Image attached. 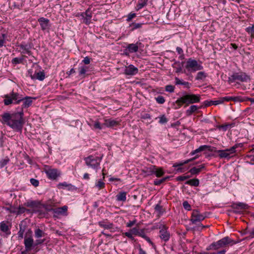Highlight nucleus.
I'll return each instance as SVG.
<instances>
[{"label":"nucleus","instance_id":"nucleus-1","mask_svg":"<svg viewBox=\"0 0 254 254\" xmlns=\"http://www.w3.org/2000/svg\"><path fill=\"white\" fill-rule=\"evenodd\" d=\"M23 116L22 110L12 114L6 112L1 115L0 121L2 124L6 125L14 131L21 132L24 124Z\"/></svg>","mask_w":254,"mask_h":254},{"label":"nucleus","instance_id":"nucleus-2","mask_svg":"<svg viewBox=\"0 0 254 254\" xmlns=\"http://www.w3.org/2000/svg\"><path fill=\"white\" fill-rule=\"evenodd\" d=\"M199 95L196 94H184L182 97L179 98L176 101V104L181 107L183 104L189 105L190 104L198 103L200 101Z\"/></svg>","mask_w":254,"mask_h":254},{"label":"nucleus","instance_id":"nucleus-3","mask_svg":"<svg viewBox=\"0 0 254 254\" xmlns=\"http://www.w3.org/2000/svg\"><path fill=\"white\" fill-rule=\"evenodd\" d=\"M3 102L5 105H9L12 103L19 104L23 100V97L18 93L12 91L10 94L5 95Z\"/></svg>","mask_w":254,"mask_h":254},{"label":"nucleus","instance_id":"nucleus-4","mask_svg":"<svg viewBox=\"0 0 254 254\" xmlns=\"http://www.w3.org/2000/svg\"><path fill=\"white\" fill-rule=\"evenodd\" d=\"M250 80L251 78L249 75L245 72L240 71L233 73L232 75L229 77L228 81L230 83H231L237 80L243 82H248Z\"/></svg>","mask_w":254,"mask_h":254},{"label":"nucleus","instance_id":"nucleus-5","mask_svg":"<svg viewBox=\"0 0 254 254\" xmlns=\"http://www.w3.org/2000/svg\"><path fill=\"white\" fill-rule=\"evenodd\" d=\"M103 155L101 157H94L90 155L84 158L85 163L87 166L92 168L93 169H97L100 166V162L102 160Z\"/></svg>","mask_w":254,"mask_h":254},{"label":"nucleus","instance_id":"nucleus-6","mask_svg":"<svg viewBox=\"0 0 254 254\" xmlns=\"http://www.w3.org/2000/svg\"><path fill=\"white\" fill-rule=\"evenodd\" d=\"M186 67L188 71L191 72H195L197 70H201L203 68V66L199 64L196 60H192L191 58L188 60Z\"/></svg>","mask_w":254,"mask_h":254},{"label":"nucleus","instance_id":"nucleus-7","mask_svg":"<svg viewBox=\"0 0 254 254\" xmlns=\"http://www.w3.org/2000/svg\"><path fill=\"white\" fill-rule=\"evenodd\" d=\"M207 217L205 213L201 214L196 209L193 210L192 212L190 221L193 224H197L200 223Z\"/></svg>","mask_w":254,"mask_h":254},{"label":"nucleus","instance_id":"nucleus-8","mask_svg":"<svg viewBox=\"0 0 254 254\" xmlns=\"http://www.w3.org/2000/svg\"><path fill=\"white\" fill-rule=\"evenodd\" d=\"M28 75L33 80L38 79L40 81H43L45 78L44 71H33V69H29L28 70Z\"/></svg>","mask_w":254,"mask_h":254},{"label":"nucleus","instance_id":"nucleus-9","mask_svg":"<svg viewBox=\"0 0 254 254\" xmlns=\"http://www.w3.org/2000/svg\"><path fill=\"white\" fill-rule=\"evenodd\" d=\"M237 147V145H235L230 149L218 150L217 152L219 153V156L221 158H230L231 155L236 152V149Z\"/></svg>","mask_w":254,"mask_h":254},{"label":"nucleus","instance_id":"nucleus-10","mask_svg":"<svg viewBox=\"0 0 254 254\" xmlns=\"http://www.w3.org/2000/svg\"><path fill=\"white\" fill-rule=\"evenodd\" d=\"M234 242L233 240H231L229 237H225L219 240V241L214 242L216 250L224 248L225 246L232 243Z\"/></svg>","mask_w":254,"mask_h":254},{"label":"nucleus","instance_id":"nucleus-11","mask_svg":"<svg viewBox=\"0 0 254 254\" xmlns=\"http://www.w3.org/2000/svg\"><path fill=\"white\" fill-rule=\"evenodd\" d=\"M159 237L164 242H167L169 241L170 238V233L167 230V228L163 225H161L159 227Z\"/></svg>","mask_w":254,"mask_h":254},{"label":"nucleus","instance_id":"nucleus-12","mask_svg":"<svg viewBox=\"0 0 254 254\" xmlns=\"http://www.w3.org/2000/svg\"><path fill=\"white\" fill-rule=\"evenodd\" d=\"M68 207L66 205H64L61 207L54 208L53 210V217L54 218H58L59 216H67Z\"/></svg>","mask_w":254,"mask_h":254},{"label":"nucleus","instance_id":"nucleus-13","mask_svg":"<svg viewBox=\"0 0 254 254\" xmlns=\"http://www.w3.org/2000/svg\"><path fill=\"white\" fill-rule=\"evenodd\" d=\"M48 178L51 180H56L60 175V172L56 169H49L45 171Z\"/></svg>","mask_w":254,"mask_h":254},{"label":"nucleus","instance_id":"nucleus-14","mask_svg":"<svg viewBox=\"0 0 254 254\" xmlns=\"http://www.w3.org/2000/svg\"><path fill=\"white\" fill-rule=\"evenodd\" d=\"M18 47L21 50V52L22 54H27L29 56L32 55L31 50L32 48V46L31 44L21 43L18 46Z\"/></svg>","mask_w":254,"mask_h":254},{"label":"nucleus","instance_id":"nucleus-15","mask_svg":"<svg viewBox=\"0 0 254 254\" xmlns=\"http://www.w3.org/2000/svg\"><path fill=\"white\" fill-rule=\"evenodd\" d=\"M80 15L82 17L83 22L86 24H89L91 22V18L92 17L90 8H88L85 12H82Z\"/></svg>","mask_w":254,"mask_h":254},{"label":"nucleus","instance_id":"nucleus-16","mask_svg":"<svg viewBox=\"0 0 254 254\" xmlns=\"http://www.w3.org/2000/svg\"><path fill=\"white\" fill-rule=\"evenodd\" d=\"M138 71V68L132 64H130L126 66L125 69L124 73L128 75H133L136 74Z\"/></svg>","mask_w":254,"mask_h":254},{"label":"nucleus","instance_id":"nucleus-17","mask_svg":"<svg viewBox=\"0 0 254 254\" xmlns=\"http://www.w3.org/2000/svg\"><path fill=\"white\" fill-rule=\"evenodd\" d=\"M198 156H199V155L197 154L195 157H194L192 159H190L187 160L183 162L175 163L173 164V167H175V168L178 167L179 168H177V171L178 172H183V168H181V167L183 165H184V164H188V163L191 162V161H192L194 159L197 158Z\"/></svg>","mask_w":254,"mask_h":254},{"label":"nucleus","instance_id":"nucleus-18","mask_svg":"<svg viewBox=\"0 0 254 254\" xmlns=\"http://www.w3.org/2000/svg\"><path fill=\"white\" fill-rule=\"evenodd\" d=\"M205 150H208L209 151H213L211 146L204 145H201V146H199L196 149L193 150V151H191L190 152V155H193L196 154L201 151H205Z\"/></svg>","mask_w":254,"mask_h":254},{"label":"nucleus","instance_id":"nucleus-19","mask_svg":"<svg viewBox=\"0 0 254 254\" xmlns=\"http://www.w3.org/2000/svg\"><path fill=\"white\" fill-rule=\"evenodd\" d=\"M24 244L26 251H30L32 250V247L34 244V241L31 237L25 238Z\"/></svg>","mask_w":254,"mask_h":254},{"label":"nucleus","instance_id":"nucleus-20","mask_svg":"<svg viewBox=\"0 0 254 254\" xmlns=\"http://www.w3.org/2000/svg\"><path fill=\"white\" fill-rule=\"evenodd\" d=\"M38 21L40 23L41 29L43 30H45L49 28V20L44 18L41 17L38 19Z\"/></svg>","mask_w":254,"mask_h":254},{"label":"nucleus","instance_id":"nucleus-21","mask_svg":"<svg viewBox=\"0 0 254 254\" xmlns=\"http://www.w3.org/2000/svg\"><path fill=\"white\" fill-rule=\"evenodd\" d=\"M26 205L34 208L36 211H39V209L41 208L42 204L35 201H31L27 202Z\"/></svg>","mask_w":254,"mask_h":254},{"label":"nucleus","instance_id":"nucleus-22","mask_svg":"<svg viewBox=\"0 0 254 254\" xmlns=\"http://www.w3.org/2000/svg\"><path fill=\"white\" fill-rule=\"evenodd\" d=\"M175 83L176 85H182L184 87L187 89H189L191 86V83L189 82L185 81L182 79H179L178 77L175 78Z\"/></svg>","mask_w":254,"mask_h":254},{"label":"nucleus","instance_id":"nucleus-23","mask_svg":"<svg viewBox=\"0 0 254 254\" xmlns=\"http://www.w3.org/2000/svg\"><path fill=\"white\" fill-rule=\"evenodd\" d=\"M104 127H114L118 124V122L111 119H105L104 123H103Z\"/></svg>","mask_w":254,"mask_h":254},{"label":"nucleus","instance_id":"nucleus-24","mask_svg":"<svg viewBox=\"0 0 254 254\" xmlns=\"http://www.w3.org/2000/svg\"><path fill=\"white\" fill-rule=\"evenodd\" d=\"M26 226L24 224L23 221H21L19 224V230L18 232V238L19 239L23 238L24 233L26 230Z\"/></svg>","mask_w":254,"mask_h":254},{"label":"nucleus","instance_id":"nucleus-25","mask_svg":"<svg viewBox=\"0 0 254 254\" xmlns=\"http://www.w3.org/2000/svg\"><path fill=\"white\" fill-rule=\"evenodd\" d=\"M141 44L140 43L137 42L135 44H130L127 46V49L130 53H135L138 50V45Z\"/></svg>","mask_w":254,"mask_h":254},{"label":"nucleus","instance_id":"nucleus-26","mask_svg":"<svg viewBox=\"0 0 254 254\" xmlns=\"http://www.w3.org/2000/svg\"><path fill=\"white\" fill-rule=\"evenodd\" d=\"M22 101L23 102L22 108H26L32 104V98L30 97L26 96L25 98H23Z\"/></svg>","mask_w":254,"mask_h":254},{"label":"nucleus","instance_id":"nucleus-27","mask_svg":"<svg viewBox=\"0 0 254 254\" xmlns=\"http://www.w3.org/2000/svg\"><path fill=\"white\" fill-rule=\"evenodd\" d=\"M155 169V166L152 165L150 167L145 168L142 170V172L146 174L147 176H150L154 174Z\"/></svg>","mask_w":254,"mask_h":254},{"label":"nucleus","instance_id":"nucleus-28","mask_svg":"<svg viewBox=\"0 0 254 254\" xmlns=\"http://www.w3.org/2000/svg\"><path fill=\"white\" fill-rule=\"evenodd\" d=\"M205 166L204 164L199 166L198 167H193L190 169L189 172L191 175H197L198 174L202 169L204 168Z\"/></svg>","mask_w":254,"mask_h":254},{"label":"nucleus","instance_id":"nucleus-29","mask_svg":"<svg viewBox=\"0 0 254 254\" xmlns=\"http://www.w3.org/2000/svg\"><path fill=\"white\" fill-rule=\"evenodd\" d=\"M127 192L125 191L120 192L117 195V200L119 201H125L127 199Z\"/></svg>","mask_w":254,"mask_h":254},{"label":"nucleus","instance_id":"nucleus-30","mask_svg":"<svg viewBox=\"0 0 254 254\" xmlns=\"http://www.w3.org/2000/svg\"><path fill=\"white\" fill-rule=\"evenodd\" d=\"M98 224L100 227H103L105 229H108L112 228V227H113L112 223L108 222L106 221H99L98 222Z\"/></svg>","mask_w":254,"mask_h":254},{"label":"nucleus","instance_id":"nucleus-31","mask_svg":"<svg viewBox=\"0 0 254 254\" xmlns=\"http://www.w3.org/2000/svg\"><path fill=\"white\" fill-rule=\"evenodd\" d=\"M232 207L234 209H245L247 208V205L243 202H238L233 203Z\"/></svg>","mask_w":254,"mask_h":254},{"label":"nucleus","instance_id":"nucleus-32","mask_svg":"<svg viewBox=\"0 0 254 254\" xmlns=\"http://www.w3.org/2000/svg\"><path fill=\"white\" fill-rule=\"evenodd\" d=\"M185 184L191 186L197 187L199 185V181L198 179H190L187 181Z\"/></svg>","mask_w":254,"mask_h":254},{"label":"nucleus","instance_id":"nucleus-33","mask_svg":"<svg viewBox=\"0 0 254 254\" xmlns=\"http://www.w3.org/2000/svg\"><path fill=\"white\" fill-rule=\"evenodd\" d=\"M165 172L163 171L162 168H158L155 166V169L154 170V174H155L157 177H161L163 176Z\"/></svg>","mask_w":254,"mask_h":254},{"label":"nucleus","instance_id":"nucleus-34","mask_svg":"<svg viewBox=\"0 0 254 254\" xmlns=\"http://www.w3.org/2000/svg\"><path fill=\"white\" fill-rule=\"evenodd\" d=\"M198 109V107L196 105H191L187 111L186 114L187 116H190L194 112Z\"/></svg>","mask_w":254,"mask_h":254},{"label":"nucleus","instance_id":"nucleus-35","mask_svg":"<svg viewBox=\"0 0 254 254\" xmlns=\"http://www.w3.org/2000/svg\"><path fill=\"white\" fill-rule=\"evenodd\" d=\"M170 177L167 176L166 177H164L161 179H155L154 181L153 184L155 186H159L161 184L163 183L165 181H166L168 179H169Z\"/></svg>","mask_w":254,"mask_h":254},{"label":"nucleus","instance_id":"nucleus-36","mask_svg":"<svg viewBox=\"0 0 254 254\" xmlns=\"http://www.w3.org/2000/svg\"><path fill=\"white\" fill-rule=\"evenodd\" d=\"M35 237L37 238H40L45 236V233L39 228L35 230Z\"/></svg>","mask_w":254,"mask_h":254},{"label":"nucleus","instance_id":"nucleus-37","mask_svg":"<svg viewBox=\"0 0 254 254\" xmlns=\"http://www.w3.org/2000/svg\"><path fill=\"white\" fill-rule=\"evenodd\" d=\"M207 76L206 74L203 71H199L197 73L195 79L197 80L204 79Z\"/></svg>","mask_w":254,"mask_h":254},{"label":"nucleus","instance_id":"nucleus-38","mask_svg":"<svg viewBox=\"0 0 254 254\" xmlns=\"http://www.w3.org/2000/svg\"><path fill=\"white\" fill-rule=\"evenodd\" d=\"M183 63L184 62H182L181 64H180L179 62H175L174 64L173 67L176 69V72L179 73L182 71V68L181 64H183Z\"/></svg>","mask_w":254,"mask_h":254},{"label":"nucleus","instance_id":"nucleus-39","mask_svg":"<svg viewBox=\"0 0 254 254\" xmlns=\"http://www.w3.org/2000/svg\"><path fill=\"white\" fill-rule=\"evenodd\" d=\"M155 210L158 213L159 215H162L164 212L165 210L162 206L159 204H157L155 206Z\"/></svg>","mask_w":254,"mask_h":254},{"label":"nucleus","instance_id":"nucleus-40","mask_svg":"<svg viewBox=\"0 0 254 254\" xmlns=\"http://www.w3.org/2000/svg\"><path fill=\"white\" fill-rule=\"evenodd\" d=\"M7 35L5 34H2L0 36V48L4 46L6 40L7 39Z\"/></svg>","mask_w":254,"mask_h":254},{"label":"nucleus","instance_id":"nucleus-41","mask_svg":"<svg viewBox=\"0 0 254 254\" xmlns=\"http://www.w3.org/2000/svg\"><path fill=\"white\" fill-rule=\"evenodd\" d=\"M88 67L86 66H81L79 67V75L82 76L85 75L86 72L87 71Z\"/></svg>","mask_w":254,"mask_h":254},{"label":"nucleus","instance_id":"nucleus-42","mask_svg":"<svg viewBox=\"0 0 254 254\" xmlns=\"http://www.w3.org/2000/svg\"><path fill=\"white\" fill-rule=\"evenodd\" d=\"M93 126L94 129H102L104 128V124H101L98 121H96Z\"/></svg>","mask_w":254,"mask_h":254},{"label":"nucleus","instance_id":"nucleus-43","mask_svg":"<svg viewBox=\"0 0 254 254\" xmlns=\"http://www.w3.org/2000/svg\"><path fill=\"white\" fill-rule=\"evenodd\" d=\"M0 230L3 232H6L8 230V227L4 222L0 223Z\"/></svg>","mask_w":254,"mask_h":254},{"label":"nucleus","instance_id":"nucleus-44","mask_svg":"<svg viewBox=\"0 0 254 254\" xmlns=\"http://www.w3.org/2000/svg\"><path fill=\"white\" fill-rule=\"evenodd\" d=\"M9 161V159L8 157H5L4 159L0 161V167L3 168L5 166Z\"/></svg>","mask_w":254,"mask_h":254},{"label":"nucleus","instance_id":"nucleus-45","mask_svg":"<svg viewBox=\"0 0 254 254\" xmlns=\"http://www.w3.org/2000/svg\"><path fill=\"white\" fill-rule=\"evenodd\" d=\"M246 31L251 35V37H254V25L247 27Z\"/></svg>","mask_w":254,"mask_h":254},{"label":"nucleus","instance_id":"nucleus-46","mask_svg":"<svg viewBox=\"0 0 254 254\" xmlns=\"http://www.w3.org/2000/svg\"><path fill=\"white\" fill-rule=\"evenodd\" d=\"M29 211V210L27 209L23 206H19L17 210H16V214L19 215L24 213L25 211Z\"/></svg>","mask_w":254,"mask_h":254},{"label":"nucleus","instance_id":"nucleus-47","mask_svg":"<svg viewBox=\"0 0 254 254\" xmlns=\"http://www.w3.org/2000/svg\"><path fill=\"white\" fill-rule=\"evenodd\" d=\"M175 86L172 85H167L165 86V91L169 93L174 92Z\"/></svg>","mask_w":254,"mask_h":254},{"label":"nucleus","instance_id":"nucleus-48","mask_svg":"<svg viewBox=\"0 0 254 254\" xmlns=\"http://www.w3.org/2000/svg\"><path fill=\"white\" fill-rule=\"evenodd\" d=\"M156 101L159 104H163L165 102V98L162 96H158L156 98H155Z\"/></svg>","mask_w":254,"mask_h":254},{"label":"nucleus","instance_id":"nucleus-49","mask_svg":"<svg viewBox=\"0 0 254 254\" xmlns=\"http://www.w3.org/2000/svg\"><path fill=\"white\" fill-rule=\"evenodd\" d=\"M191 176H189V175H187V176H179L178 177H177V178H176V180L178 181H183L184 180H186L188 179H189L190 178Z\"/></svg>","mask_w":254,"mask_h":254},{"label":"nucleus","instance_id":"nucleus-50","mask_svg":"<svg viewBox=\"0 0 254 254\" xmlns=\"http://www.w3.org/2000/svg\"><path fill=\"white\" fill-rule=\"evenodd\" d=\"M105 183L101 180H99L95 185V187L98 188L100 189L104 188L105 187Z\"/></svg>","mask_w":254,"mask_h":254},{"label":"nucleus","instance_id":"nucleus-51","mask_svg":"<svg viewBox=\"0 0 254 254\" xmlns=\"http://www.w3.org/2000/svg\"><path fill=\"white\" fill-rule=\"evenodd\" d=\"M159 123L161 124H166L168 122V120L165 117V115H162L159 117Z\"/></svg>","mask_w":254,"mask_h":254},{"label":"nucleus","instance_id":"nucleus-52","mask_svg":"<svg viewBox=\"0 0 254 254\" xmlns=\"http://www.w3.org/2000/svg\"><path fill=\"white\" fill-rule=\"evenodd\" d=\"M143 25V23H132L131 25V26H132V30H134L142 27Z\"/></svg>","mask_w":254,"mask_h":254},{"label":"nucleus","instance_id":"nucleus-53","mask_svg":"<svg viewBox=\"0 0 254 254\" xmlns=\"http://www.w3.org/2000/svg\"><path fill=\"white\" fill-rule=\"evenodd\" d=\"M209 226V225H203L202 224L199 223L198 224V226L197 227L193 228V229L201 231L203 228H207Z\"/></svg>","mask_w":254,"mask_h":254},{"label":"nucleus","instance_id":"nucleus-54","mask_svg":"<svg viewBox=\"0 0 254 254\" xmlns=\"http://www.w3.org/2000/svg\"><path fill=\"white\" fill-rule=\"evenodd\" d=\"M30 182L31 184L35 187H37L39 186V182L38 180H36L34 178H31L30 180Z\"/></svg>","mask_w":254,"mask_h":254},{"label":"nucleus","instance_id":"nucleus-55","mask_svg":"<svg viewBox=\"0 0 254 254\" xmlns=\"http://www.w3.org/2000/svg\"><path fill=\"white\" fill-rule=\"evenodd\" d=\"M4 209L11 213H16V209L15 208L10 207H5Z\"/></svg>","mask_w":254,"mask_h":254},{"label":"nucleus","instance_id":"nucleus-56","mask_svg":"<svg viewBox=\"0 0 254 254\" xmlns=\"http://www.w3.org/2000/svg\"><path fill=\"white\" fill-rule=\"evenodd\" d=\"M183 205L184 208L186 210H190L191 209L190 205L187 201H185L183 203Z\"/></svg>","mask_w":254,"mask_h":254},{"label":"nucleus","instance_id":"nucleus-57","mask_svg":"<svg viewBox=\"0 0 254 254\" xmlns=\"http://www.w3.org/2000/svg\"><path fill=\"white\" fill-rule=\"evenodd\" d=\"M42 207L44 208L48 212H50V211L53 212V210L54 209V208H53L51 206L48 205H42L41 208Z\"/></svg>","mask_w":254,"mask_h":254},{"label":"nucleus","instance_id":"nucleus-58","mask_svg":"<svg viewBox=\"0 0 254 254\" xmlns=\"http://www.w3.org/2000/svg\"><path fill=\"white\" fill-rule=\"evenodd\" d=\"M22 61V59H19L18 58H15L12 59V63L14 64H18L21 63Z\"/></svg>","mask_w":254,"mask_h":254},{"label":"nucleus","instance_id":"nucleus-59","mask_svg":"<svg viewBox=\"0 0 254 254\" xmlns=\"http://www.w3.org/2000/svg\"><path fill=\"white\" fill-rule=\"evenodd\" d=\"M147 4V3L144 2V1H143L142 2H140V3H138L137 5V10H139L140 9H141L142 8H143L144 6H145V5H146Z\"/></svg>","mask_w":254,"mask_h":254},{"label":"nucleus","instance_id":"nucleus-60","mask_svg":"<svg viewBox=\"0 0 254 254\" xmlns=\"http://www.w3.org/2000/svg\"><path fill=\"white\" fill-rule=\"evenodd\" d=\"M216 250V249H215V244H214V243H212V244H211L208 247H207L206 248V250L207 251H210V250Z\"/></svg>","mask_w":254,"mask_h":254},{"label":"nucleus","instance_id":"nucleus-61","mask_svg":"<svg viewBox=\"0 0 254 254\" xmlns=\"http://www.w3.org/2000/svg\"><path fill=\"white\" fill-rule=\"evenodd\" d=\"M221 98L222 101H223V103L225 101L228 102V101H230L232 100L233 97L226 96V97H222Z\"/></svg>","mask_w":254,"mask_h":254},{"label":"nucleus","instance_id":"nucleus-62","mask_svg":"<svg viewBox=\"0 0 254 254\" xmlns=\"http://www.w3.org/2000/svg\"><path fill=\"white\" fill-rule=\"evenodd\" d=\"M90 60L91 59L89 58L88 57H86L84 58L83 60L82 61V62L85 64H88L90 63Z\"/></svg>","mask_w":254,"mask_h":254},{"label":"nucleus","instance_id":"nucleus-63","mask_svg":"<svg viewBox=\"0 0 254 254\" xmlns=\"http://www.w3.org/2000/svg\"><path fill=\"white\" fill-rule=\"evenodd\" d=\"M139 231H140L136 228H133L131 230V232L132 233V234L135 235H138Z\"/></svg>","mask_w":254,"mask_h":254},{"label":"nucleus","instance_id":"nucleus-64","mask_svg":"<svg viewBox=\"0 0 254 254\" xmlns=\"http://www.w3.org/2000/svg\"><path fill=\"white\" fill-rule=\"evenodd\" d=\"M136 222V220L135 219L132 221H129L127 224V227H131Z\"/></svg>","mask_w":254,"mask_h":254}]
</instances>
